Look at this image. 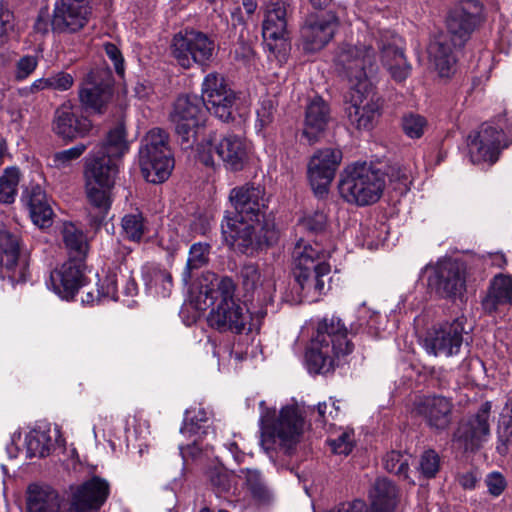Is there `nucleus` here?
I'll use <instances>...</instances> for the list:
<instances>
[{
	"label": "nucleus",
	"mask_w": 512,
	"mask_h": 512,
	"mask_svg": "<svg viewBox=\"0 0 512 512\" xmlns=\"http://www.w3.org/2000/svg\"><path fill=\"white\" fill-rule=\"evenodd\" d=\"M236 285L230 277L218 278L205 272L199 280V298L204 297V307L215 305L208 314L210 327L220 332L242 333L251 323L250 312L234 299Z\"/></svg>",
	"instance_id": "nucleus-3"
},
{
	"label": "nucleus",
	"mask_w": 512,
	"mask_h": 512,
	"mask_svg": "<svg viewBox=\"0 0 512 512\" xmlns=\"http://www.w3.org/2000/svg\"><path fill=\"white\" fill-rule=\"evenodd\" d=\"M512 143L507 137L503 125L494 121L482 124L479 130L469 136L468 154L473 164H494L501 153Z\"/></svg>",
	"instance_id": "nucleus-12"
},
{
	"label": "nucleus",
	"mask_w": 512,
	"mask_h": 512,
	"mask_svg": "<svg viewBox=\"0 0 512 512\" xmlns=\"http://www.w3.org/2000/svg\"><path fill=\"white\" fill-rule=\"evenodd\" d=\"M341 161V150L331 147L320 149L311 157L308 164V178L317 196L327 193Z\"/></svg>",
	"instance_id": "nucleus-24"
},
{
	"label": "nucleus",
	"mask_w": 512,
	"mask_h": 512,
	"mask_svg": "<svg viewBox=\"0 0 512 512\" xmlns=\"http://www.w3.org/2000/svg\"><path fill=\"white\" fill-rule=\"evenodd\" d=\"M262 34L268 50L279 60L286 56L287 5L282 0H272L266 6Z\"/></svg>",
	"instance_id": "nucleus-22"
},
{
	"label": "nucleus",
	"mask_w": 512,
	"mask_h": 512,
	"mask_svg": "<svg viewBox=\"0 0 512 512\" xmlns=\"http://www.w3.org/2000/svg\"><path fill=\"white\" fill-rule=\"evenodd\" d=\"M327 223V217L323 212L316 211L310 215L305 216L301 220L302 227L312 233L322 231Z\"/></svg>",
	"instance_id": "nucleus-58"
},
{
	"label": "nucleus",
	"mask_w": 512,
	"mask_h": 512,
	"mask_svg": "<svg viewBox=\"0 0 512 512\" xmlns=\"http://www.w3.org/2000/svg\"><path fill=\"white\" fill-rule=\"evenodd\" d=\"M338 27V18L332 12L322 15H310L300 30V43L307 53L323 49L334 37Z\"/></svg>",
	"instance_id": "nucleus-25"
},
{
	"label": "nucleus",
	"mask_w": 512,
	"mask_h": 512,
	"mask_svg": "<svg viewBox=\"0 0 512 512\" xmlns=\"http://www.w3.org/2000/svg\"><path fill=\"white\" fill-rule=\"evenodd\" d=\"M27 512H67L61 509L58 492L46 484H30L26 492Z\"/></svg>",
	"instance_id": "nucleus-33"
},
{
	"label": "nucleus",
	"mask_w": 512,
	"mask_h": 512,
	"mask_svg": "<svg viewBox=\"0 0 512 512\" xmlns=\"http://www.w3.org/2000/svg\"><path fill=\"white\" fill-rule=\"evenodd\" d=\"M23 201L28 207L31 220L40 228L50 227L53 222V210L45 191L34 185L26 190Z\"/></svg>",
	"instance_id": "nucleus-35"
},
{
	"label": "nucleus",
	"mask_w": 512,
	"mask_h": 512,
	"mask_svg": "<svg viewBox=\"0 0 512 512\" xmlns=\"http://www.w3.org/2000/svg\"><path fill=\"white\" fill-rule=\"evenodd\" d=\"M397 40L393 37L390 42L381 41L377 44L383 66L395 81L402 82L410 75L411 65L407 62L402 49L398 47Z\"/></svg>",
	"instance_id": "nucleus-34"
},
{
	"label": "nucleus",
	"mask_w": 512,
	"mask_h": 512,
	"mask_svg": "<svg viewBox=\"0 0 512 512\" xmlns=\"http://www.w3.org/2000/svg\"><path fill=\"white\" fill-rule=\"evenodd\" d=\"M370 83L350 88L347 118L359 130H370L380 115V102Z\"/></svg>",
	"instance_id": "nucleus-21"
},
{
	"label": "nucleus",
	"mask_w": 512,
	"mask_h": 512,
	"mask_svg": "<svg viewBox=\"0 0 512 512\" xmlns=\"http://www.w3.org/2000/svg\"><path fill=\"white\" fill-rule=\"evenodd\" d=\"M486 313H494L501 306L512 305V277L498 274L490 282L488 291L481 301Z\"/></svg>",
	"instance_id": "nucleus-36"
},
{
	"label": "nucleus",
	"mask_w": 512,
	"mask_h": 512,
	"mask_svg": "<svg viewBox=\"0 0 512 512\" xmlns=\"http://www.w3.org/2000/svg\"><path fill=\"white\" fill-rule=\"evenodd\" d=\"M62 240L68 252L69 259L84 263L89 245L83 231L71 222H65L61 230Z\"/></svg>",
	"instance_id": "nucleus-38"
},
{
	"label": "nucleus",
	"mask_w": 512,
	"mask_h": 512,
	"mask_svg": "<svg viewBox=\"0 0 512 512\" xmlns=\"http://www.w3.org/2000/svg\"><path fill=\"white\" fill-rule=\"evenodd\" d=\"M375 39L372 35H363V40L341 43L334 55L336 72L350 84V88L365 86L369 83L368 72L373 71L376 61Z\"/></svg>",
	"instance_id": "nucleus-7"
},
{
	"label": "nucleus",
	"mask_w": 512,
	"mask_h": 512,
	"mask_svg": "<svg viewBox=\"0 0 512 512\" xmlns=\"http://www.w3.org/2000/svg\"><path fill=\"white\" fill-rule=\"evenodd\" d=\"M84 269V263L67 260L50 273L48 286L61 298L71 299L85 285Z\"/></svg>",
	"instance_id": "nucleus-29"
},
{
	"label": "nucleus",
	"mask_w": 512,
	"mask_h": 512,
	"mask_svg": "<svg viewBox=\"0 0 512 512\" xmlns=\"http://www.w3.org/2000/svg\"><path fill=\"white\" fill-rule=\"evenodd\" d=\"M39 59L35 55H25L19 58L15 65L14 77L17 81L27 79L37 68Z\"/></svg>",
	"instance_id": "nucleus-53"
},
{
	"label": "nucleus",
	"mask_w": 512,
	"mask_h": 512,
	"mask_svg": "<svg viewBox=\"0 0 512 512\" xmlns=\"http://www.w3.org/2000/svg\"><path fill=\"white\" fill-rule=\"evenodd\" d=\"M453 404L444 396H427L415 403V411L436 430H445L451 423Z\"/></svg>",
	"instance_id": "nucleus-30"
},
{
	"label": "nucleus",
	"mask_w": 512,
	"mask_h": 512,
	"mask_svg": "<svg viewBox=\"0 0 512 512\" xmlns=\"http://www.w3.org/2000/svg\"><path fill=\"white\" fill-rule=\"evenodd\" d=\"M201 93L206 112L223 122L234 118L237 97L222 75L216 72L207 74L202 82Z\"/></svg>",
	"instance_id": "nucleus-19"
},
{
	"label": "nucleus",
	"mask_w": 512,
	"mask_h": 512,
	"mask_svg": "<svg viewBox=\"0 0 512 512\" xmlns=\"http://www.w3.org/2000/svg\"><path fill=\"white\" fill-rule=\"evenodd\" d=\"M30 456L45 457L50 453L52 439L49 430L34 429L26 436Z\"/></svg>",
	"instance_id": "nucleus-43"
},
{
	"label": "nucleus",
	"mask_w": 512,
	"mask_h": 512,
	"mask_svg": "<svg viewBox=\"0 0 512 512\" xmlns=\"http://www.w3.org/2000/svg\"><path fill=\"white\" fill-rule=\"evenodd\" d=\"M13 27V13L0 5V45L4 43L7 34L13 29Z\"/></svg>",
	"instance_id": "nucleus-62"
},
{
	"label": "nucleus",
	"mask_w": 512,
	"mask_h": 512,
	"mask_svg": "<svg viewBox=\"0 0 512 512\" xmlns=\"http://www.w3.org/2000/svg\"><path fill=\"white\" fill-rule=\"evenodd\" d=\"M239 478L245 480L247 488L251 491L253 497L259 501H268L271 498V492L263 481L261 473L256 469H240Z\"/></svg>",
	"instance_id": "nucleus-42"
},
{
	"label": "nucleus",
	"mask_w": 512,
	"mask_h": 512,
	"mask_svg": "<svg viewBox=\"0 0 512 512\" xmlns=\"http://www.w3.org/2000/svg\"><path fill=\"white\" fill-rule=\"evenodd\" d=\"M410 460L411 455L407 453H402L400 451H391L384 456L383 463L385 469L388 472L394 473L395 475L403 479H408Z\"/></svg>",
	"instance_id": "nucleus-47"
},
{
	"label": "nucleus",
	"mask_w": 512,
	"mask_h": 512,
	"mask_svg": "<svg viewBox=\"0 0 512 512\" xmlns=\"http://www.w3.org/2000/svg\"><path fill=\"white\" fill-rule=\"evenodd\" d=\"M150 287L155 288V292L162 297H168L172 290V276L162 269H153L151 272Z\"/></svg>",
	"instance_id": "nucleus-49"
},
{
	"label": "nucleus",
	"mask_w": 512,
	"mask_h": 512,
	"mask_svg": "<svg viewBox=\"0 0 512 512\" xmlns=\"http://www.w3.org/2000/svg\"><path fill=\"white\" fill-rule=\"evenodd\" d=\"M353 348L344 322L335 315L326 316L318 322L316 334L306 352L308 369L316 374L331 372Z\"/></svg>",
	"instance_id": "nucleus-4"
},
{
	"label": "nucleus",
	"mask_w": 512,
	"mask_h": 512,
	"mask_svg": "<svg viewBox=\"0 0 512 512\" xmlns=\"http://www.w3.org/2000/svg\"><path fill=\"white\" fill-rule=\"evenodd\" d=\"M87 149V145L79 143L69 149L57 152L53 156L54 166L57 168H65L72 161L78 159Z\"/></svg>",
	"instance_id": "nucleus-52"
},
{
	"label": "nucleus",
	"mask_w": 512,
	"mask_h": 512,
	"mask_svg": "<svg viewBox=\"0 0 512 512\" xmlns=\"http://www.w3.org/2000/svg\"><path fill=\"white\" fill-rule=\"evenodd\" d=\"M168 134L153 128L142 138L138 151L141 173L147 182L158 184L168 179L174 159L168 144Z\"/></svg>",
	"instance_id": "nucleus-10"
},
{
	"label": "nucleus",
	"mask_w": 512,
	"mask_h": 512,
	"mask_svg": "<svg viewBox=\"0 0 512 512\" xmlns=\"http://www.w3.org/2000/svg\"><path fill=\"white\" fill-rule=\"evenodd\" d=\"M214 153L226 169L240 171L248 161L249 146L242 137L234 134L223 137L217 144L209 137L197 145L198 159L206 166L214 165Z\"/></svg>",
	"instance_id": "nucleus-11"
},
{
	"label": "nucleus",
	"mask_w": 512,
	"mask_h": 512,
	"mask_svg": "<svg viewBox=\"0 0 512 512\" xmlns=\"http://www.w3.org/2000/svg\"><path fill=\"white\" fill-rule=\"evenodd\" d=\"M485 485L488 493L493 497H499L507 487V481L502 473L492 471L485 477Z\"/></svg>",
	"instance_id": "nucleus-57"
},
{
	"label": "nucleus",
	"mask_w": 512,
	"mask_h": 512,
	"mask_svg": "<svg viewBox=\"0 0 512 512\" xmlns=\"http://www.w3.org/2000/svg\"><path fill=\"white\" fill-rule=\"evenodd\" d=\"M389 176L392 181H398L402 184L404 189L408 188L411 174L407 168L399 165L392 166L389 171Z\"/></svg>",
	"instance_id": "nucleus-64"
},
{
	"label": "nucleus",
	"mask_w": 512,
	"mask_h": 512,
	"mask_svg": "<svg viewBox=\"0 0 512 512\" xmlns=\"http://www.w3.org/2000/svg\"><path fill=\"white\" fill-rule=\"evenodd\" d=\"M453 47L452 38L446 34L436 36L428 46L429 60L441 77H448L454 67Z\"/></svg>",
	"instance_id": "nucleus-37"
},
{
	"label": "nucleus",
	"mask_w": 512,
	"mask_h": 512,
	"mask_svg": "<svg viewBox=\"0 0 512 512\" xmlns=\"http://www.w3.org/2000/svg\"><path fill=\"white\" fill-rule=\"evenodd\" d=\"M241 287L251 315L250 329H258L267 315V305L272 304L276 284L270 268L260 269L256 264L243 265L240 270Z\"/></svg>",
	"instance_id": "nucleus-9"
},
{
	"label": "nucleus",
	"mask_w": 512,
	"mask_h": 512,
	"mask_svg": "<svg viewBox=\"0 0 512 512\" xmlns=\"http://www.w3.org/2000/svg\"><path fill=\"white\" fill-rule=\"evenodd\" d=\"M108 495L109 484L99 477L71 486L67 512H97L106 502Z\"/></svg>",
	"instance_id": "nucleus-26"
},
{
	"label": "nucleus",
	"mask_w": 512,
	"mask_h": 512,
	"mask_svg": "<svg viewBox=\"0 0 512 512\" xmlns=\"http://www.w3.org/2000/svg\"><path fill=\"white\" fill-rule=\"evenodd\" d=\"M209 479L217 494L226 493L231 489V482L226 472L215 469L210 472Z\"/></svg>",
	"instance_id": "nucleus-59"
},
{
	"label": "nucleus",
	"mask_w": 512,
	"mask_h": 512,
	"mask_svg": "<svg viewBox=\"0 0 512 512\" xmlns=\"http://www.w3.org/2000/svg\"><path fill=\"white\" fill-rule=\"evenodd\" d=\"M117 275L115 273H109L103 280L100 281L97 289L98 300L111 299L117 300Z\"/></svg>",
	"instance_id": "nucleus-56"
},
{
	"label": "nucleus",
	"mask_w": 512,
	"mask_h": 512,
	"mask_svg": "<svg viewBox=\"0 0 512 512\" xmlns=\"http://www.w3.org/2000/svg\"><path fill=\"white\" fill-rule=\"evenodd\" d=\"M327 442L333 453L347 456L355 445L354 432L342 431L336 438L329 439Z\"/></svg>",
	"instance_id": "nucleus-51"
},
{
	"label": "nucleus",
	"mask_w": 512,
	"mask_h": 512,
	"mask_svg": "<svg viewBox=\"0 0 512 512\" xmlns=\"http://www.w3.org/2000/svg\"><path fill=\"white\" fill-rule=\"evenodd\" d=\"M129 149L126 129L120 123L109 130L106 139L96 146L86 160L84 177L87 218L93 227L100 226L107 217L121 159Z\"/></svg>",
	"instance_id": "nucleus-2"
},
{
	"label": "nucleus",
	"mask_w": 512,
	"mask_h": 512,
	"mask_svg": "<svg viewBox=\"0 0 512 512\" xmlns=\"http://www.w3.org/2000/svg\"><path fill=\"white\" fill-rule=\"evenodd\" d=\"M206 108L203 97L197 95H181L174 102L170 112V120L180 136L182 144L192 146L198 129L206 121Z\"/></svg>",
	"instance_id": "nucleus-14"
},
{
	"label": "nucleus",
	"mask_w": 512,
	"mask_h": 512,
	"mask_svg": "<svg viewBox=\"0 0 512 512\" xmlns=\"http://www.w3.org/2000/svg\"><path fill=\"white\" fill-rule=\"evenodd\" d=\"M210 251V244L205 242H197L190 247L186 266L182 273V281L185 285L189 284L193 270L200 269L208 264Z\"/></svg>",
	"instance_id": "nucleus-40"
},
{
	"label": "nucleus",
	"mask_w": 512,
	"mask_h": 512,
	"mask_svg": "<svg viewBox=\"0 0 512 512\" xmlns=\"http://www.w3.org/2000/svg\"><path fill=\"white\" fill-rule=\"evenodd\" d=\"M74 85V77L64 71L57 72L48 77L34 80V86L39 92L44 90L67 91Z\"/></svg>",
	"instance_id": "nucleus-46"
},
{
	"label": "nucleus",
	"mask_w": 512,
	"mask_h": 512,
	"mask_svg": "<svg viewBox=\"0 0 512 512\" xmlns=\"http://www.w3.org/2000/svg\"><path fill=\"white\" fill-rule=\"evenodd\" d=\"M439 466L440 459L435 451L428 450L422 454L419 462V470L425 477H434L439 470Z\"/></svg>",
	"instance_id": "nucleus-55"
},
{
	"label": "nucleus",
	"mask_w": 512,
	"mask_h": 512,
	"mask_svg": "<svg viewBox=\"0 0 512 512\" xmlns=\"http://www.w3.org/2000/svg\"><path fill=\"white\" fill-rule=\"evenodd\" d=\"M330 121L328 104L320 97L313 98L307 105L303 136L310 144L315 143Z\"/></svg>",
	"instance_id": "nucleus-32"
},
{
	"label": "nucleus",
	"mask_w": 512,
	"mask_h": 512,
	"mask_svg": "<svg viewBox=\"0 0 512 512\" xmlns=\"http://www.w3.org/2000/svg\"><path fill=\"white\" fill-rule=\"evenodd\" d=\"M90 14L87 0H60L55 5L51 26L58 32H76L87 24Z\"/></svg>",
	"instance_id": "nucleus-28"
},
{
	"label": "nucleus",
	"mask_w": 512,
	"mask_h": 512,
	"mask_svg": "<svg viewBox=\"0 0 512 512\" xmlns=\"http://www.w3.org/2000/svg\"><path fill=\"white\" fill-rule=\"evenodd\" d=\"M214 51V41L205 33L196 30L177 33L171 44L173 57L185 69L193 64L206 65L212 59Z\"/></svg>",
	"instance_id": "nucleus-15"
},
{
	"label": "nucleus",
	"mask_w": 512,
	"mask_h": 512,
	"mask_svg": "<svg viewBox=\"0 0 512 512\" xmlns=\"http://www.w3.org/2000/svg\"><path fill=\"white\" fill-rule=\"evenodd\" d=\"M426 126V119L419 114L410 113L402 119L403 131L410 138H420L424 134Z\"/></svg>",
	"instance_id": "nucleus-50"
},
{
	"label": "nucleus",
	"mask_w": 512,
	"mask_h": 512,
	"mask_svg": "<svg viewBox=\"0 0 512 512\" xmlns=\"http://www.w3.org/2000/svg\"><path fill=\"white\" fill-rule=\"evenodd\" d=\"M275 106L272 100L264 99L257 109V117L261 127L269 125L274 119Z\"/></svg>",
	"instance_id": "nucleus-61"
},
{
	"label": "nucleus",
	"mask_w": 512,
	"mask_h": 512,
	"mask_svg": "<svg viewBox=\"0 0 512 512\" xmlns=\"http://www.w3.org/2000/svg\"><path fill=\"white\" fill-rule=\"evenodd\" d=\"M328 512H368L367 505L362 500L343 502Z\"/></svg>",
	"instance_id": "nucleus-63"
},
{
	"label": "nucleus",
	"mask_w": 512,
	"mask_h": 512,
	"mask_svg": "<svg viewBox=\"0 0 512 512\" xmlns=\"http://www.w3.org/2000/svg\"><path fill=\"white\" fill-rule=\"evenodd\" d=\"M358 322L369 336L379 337L386 328L387 320L385 316L362 305L358 310Z\"/></svg>",
	"instance_id": "nucleus-41"
},
{
	"label": "nucleus",
	"mask_w": 512,
	"mask_h": 512,
	"mask_svg": "<svg viewBox=\"0 0 512 512\" xmlns=\"http://www.w3.org/2000/svg\"><path fill=\"white\" fill-rule=\"evenodd\" d=\"M0 264L12 272L13 280L26 279L27 264L20 259V237L6 228H0Z\"/></svg>",
	"instance_id": "nucleus-31"
},
{
	"label": "nucleus",
	"mask_w": 512,
	"mask_h": 512,
	"mask_svg": "<svg viewBox=\"0 0 512 512\" xmlns=\"http://www.w3.org/2000/svg\"><path fill=\"white\" fill-rule=\"evenodd\" d=\"M496 450L501 455L512 451V419L502 422L499 426Z\"/></svg>",
	"instance_id": "nucleus-54"
},
{
	"label": "nucleus",
	"mask_w": 512,
	"mask_h": 512,
	"mask_svg": "<svg viewBox=\"0 0 512 512\" xmlns=\"http://www.w3.org/2000/svg\"><path fill=\"white\" fill-rule=\"evenodd\" d=\"M427 284L439 296L453 298L461 295L466 287V266L454 259L439 260L434 266L427 267Z\"/></svg>",
	"instance_id": "nucleus-18"
},
{
	"label": "nucleus",
	"mask_w": 512,
	"mask_h": 512,
	"mask_svg": "<svg viewBox=\"0 0 512 512\" xmlns=\"http://www.w3.org/2000/svg\"><path fill=\"white\" fill-rule=\"evenodd\" d=\"M229 200L235 216L226 214L221 223L224 241L235 251L246 255L277 242L278 230L272 221H260L268 209L269 196L261 185L246 183L233 188Z\"/></svg>",
	"instance_id": "nucleus-1"
},
{
	"label": "nucleus",
	"mask_w": 512,
	"mask_h": 512,
	"mask_svg": "<svg viewBox=\"0 0 512 512\" xmlns=\"http://www.w3.org/2000/svg\"><path fill=\"white\" fill-rule=\"evenodd\" d=\"M103 50L106 56L112 61L118 75L124 74V59L118 47L110 42L103 43Z\"/></svg>",
	"instance_id": "nucleus-60"
},
{
	"label": "nucleus",
	"mask_w": 512,
	"mask_h": 512,
	"mask_svg": "<svg viewBox=\"0 0 512 512\" xmlns=\"http://www.w3.org/2000/svg\"><path fill=\"white\" fill-rule=\"evenodd\" d=\"M20 171L16 167H8L0 177V202L13 203L17 194Z\"/></svg>",
	"instance_id": "nucleus-45"
},
{
	"label": "nucleus",
	"mask_w": 512,
	"mask_h": 512,
	"mask_svg": "<svg viewBox=\"0 0 512 512\" xmlns=\"http://www.w3.org/2000/svg\"><path fill=\"white\" fill-rule=\"evenodd\" d=\"M484 21V7L479 0H460L447 17L448 35L455 47H462Z\"/></svg>",
	"instance_id": "nucleus-16"
},
{
	"label": "nucleus",
	"mask_w": 512,
	"mask_h": 512,
	"mask_svg": "<svg viewBox=\"0 0 512 512\" xmlns=\"http://www.w3.org/2000/svg\"><path fill=\"white\" fill-rule=\"evenodd\" d=\"M122 235L130 240L139 242L147 231L142 213L136 211L126 214L121 220Z\"/></svg>",
	"instance_id": "nucleus-44"
},
{
	"label": "nucleus",
	"mask_w": 512,
	"mask_h": 512,
	"mask_svg": "<svg viewBox=\"0 0 512 512\" xmlns=\"http://www.w3.org/2000/svg\"><path fill=\"white\" fill-rule=\"evenodd\" d=\"M512 143L507 137L503 125L494 121L482 124L479 130L469 136L468 154L473 164H494L501 153Z\"/></svg>",
	"instance_id": "nucleus-13"
},
{
	"label": "nucleus",
	"mask_w": 512,
	"mask_h": 512,
	"mask_svg": "<svg viewBox=\"0 0 512 512\" xmlns=\"http://www.w3.org/2000/svg\"><path fill=\"white\" fill-rule=\"evenodd\" d=\"M112 83V73L108 67L92 69L78 93L83 109L93 114H103L113 95Z\"/></svg>",
	"instance_id": "nucleus-17"
},
{
	"label": "nucleus",
	"mask_w": 512,
	"mask_h": 512,
	"mask_svg": "<svg viewBox=\"0 0 512 512\" xmlns=\"http://www.w3.org/2000/svg\"><path fill=\"white\" fill-rule=\"evenodd\" d=\"M491 404L481 405L476 414L462 421L454 433V441L466 452H475L481 449L490 437Z\"/></svg>",
	"instance_id": "nucleus-23"
},
{
	"label": "nucleus",
	"mask_w": 512,
	"mask_h": 512,
	"mask_svg": "<svg viewBox=\"0 0 512 512\" xmlns=\"http://www.w3.org/2000/svg\"><path fill=\"white\" fill-rule=\"evenodd\" d=\"M207 412L203 408H190L185 412V419L180 432L184 435H194L198 433L202 424L207 422Z\"/></svg>",
	"instance_id": "nucleus-48"
},
{
	"label": "nucleus",
	"mask_w": 512,
	"mask_h": 512,
	"mask_svg": "<svg viewBox=\"0 0 512 512\" xmlns=\"http://www.w3.org/2000/svg\"><path fill=\"white\" fill-rule=\"evenodd\" d=\"M260 407L261 446L268 452L275 444L289 452L299 441L303 430V419L294 405L283 407L278 417L275 408H268L264 401Z\"/></svg>",
	"instance_id": "nucleus-5"
},
{
	"label": "nucleus",
	"mask_w": 512,
	"mask_h": 512,
	"mask_svg": "<svg viewBox=\"0 0 512 512\" xmlns=\"http://www.w3.org/2000/svg\"><path fill=\"white\" fill-rule=\"evenodd\" d=\"M465 319L459 317L431 328L424 340L423 348L435 357H452L460 352L465 332Z\"/></svg>",
	"instance_id": "nucleus-20"
},
{
	"label": "nucleus",
	"mask_w": 512,
	"mask_h": 512,
	"mask_svg": "<svg viewBox=\"0 0 512 512\" xmlns=\"http://www.w3.org/2000/svg\"><path fill=\"white\" fill-rule=\"evenodd\" d=\"M327 253L316 245L298 243L294 249L295 279L304 296L312 301L330 290L331 266L327 262Z\"/></svg>",
	"instance_id": "nucleus-6"
},
{
	"label": "nucleus",
	"mask_w": 512,
	"mask_h": 512,
	"mask_svg": "<svg viewBox=\"0 0 512 512\" xmlns=\"http://www.w3.org/2000/svg\"><path fill=\"white\" fill-rule=\"evenodd\" d=\"M372 512H392L396 506V487L385 478H378L370 490Z\"/></svg>",
	"instance_id": "nucleus-39"
},
{
	"label": "nucleus",
	"mask_w": 512,
	"mask_h": 512,
	"mask_svg": "<svg viewBox=\"0 0 512 512\" xmlns=\"http://www.w3.org/2000/svg\"><path fill=\"white\" fill-rule=\"evenodd\" d=\"M385 188V176L366 163L345 169L339 181L341 197L350 204L367 206L377 202Z\"/></svg>",
	"instance_id": "nucleus-8"
},
{
	"label": "nucleus",
	"mask_w": 512,
	"mask_h": 512,
	"mask_svg": "<svg viewBox=\"0 0 512 512\" xmlns=\"http://www.w3.org/2000/svg\"><path fill=\"white\" fill-rule=\"evenodd\" d=\"M93 124L86 116L77 114L70 101L61 104L54 113L52 130L60 138L73 141L87 136Z\"/></svg>",
	"instance_id": "nucleus-27"
}]
</instances>
